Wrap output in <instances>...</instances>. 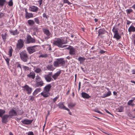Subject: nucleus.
Wrapping results in <instances>:
<instances>
[{"mask_svg":"<svg viewBox=\"0 0 135 135\" xmlns=\"http://www.w3.org/2000/svg\"><path fill=\"white\" fill-rule=\"evenodd\" d=\"M112 31L114 33H115L118 32V31L117 29L115 28V27L114 26L112 29Z\"/></svg>","mask_w":135,"mask_h":135,"instance_id":"a19ab883","label":"nucleus"},{"mask_svg":"<svg viewBox=\"0 0 135 135\" xmlns=\"http://www.w3.org/2000/svg\"><path fill=\"white\" fill-rule=\"evenodd\" d=\"M44 83L43 81L41 80L40 81H37L36 82V87H41L43 85Z\"/></svg>","mask_w":135,"mask_h":135,"instance_id":"2eb2a0df","label":"nucleus"},{"mask_svg":"<svg viewBox=\"0 0 135 135\" xmlns=\"http://www.w3.org/2000/svg\"><path fill=\"white\" fill-rule=\"evenodd\" d=\"M67 40H64L63 39L60 38H57L56 40L53 41V44L54 45L57 46L59 48H63L66 47L68 45H62L67 43Z\"/></svg>","mask_w":135,"mask_h":135,"instance_id":"f257e3e1","label":"nucleus"},{"mask_svg":"<svg viewBox=\"0 0 135 135\" xmlns=\"http://www.w3.org/2000/svg\"><path fill=\"white\" fill-rule=\"evenodd\" d=\"M76 105V104L71 102L68 105V106L69 108H73Z\"/></svg>","mask_w":135,"mask_h":135,"instance_id":"f704fd0d","label":"nucleus"},{"mask_svg":"<svg viewBox=\"0 0 135 135\" xmlns=\"http://www.w3.org/2000/svg\"><path fill=\"white\" fill-rule=\"evenodd\" d=\"M133 43L135 45V35L133 37Z\"/></svg>","mask_w":135,"mask_h":135,"instance_id":"e2e57ef3","label":"nucleus"},{"mask_svg":"<svg viewBox=\"0 0 135 135\" xmlns=\"http://www.w3.org/2000/svg\"><path fill=\"white\" fill-rule=\"evenodd\" d=\"M133 11V10L131 9H128L126 10L127 13L129 14L132 12Z\"/></svg>","mask_w":135,"mask_h":135,"instance_id":"a18cd8bd","label":"nucleus"},{"mask_svg":"<svg viewBox=\"0 0 135 135\" xmlns=\"http://www.w3.org/2000/svg\"><path fill=\"white\" fill-rule=\"evenodd\" d=\"M85 59L84 57H80L78 59V60L80 61V64H81L82 62H84Z\"/></svg>","mask_w":135,"mask_h":135,"instance_id":"7c9ffc66","label":"nucleus"},{"mask_svg":"<svg viewBox=\"0 0 135 135\" xmlns=\"http://www.w3.org/2000/svg\"><path fill=\"white\" fill-rule=\"evenodd\" d=\"M59 96L57 95V96H56V97H55V98L53 99V101L54 103H55L57 100L59 98Z\"/></svg>","mask_w":135,"mask_h":135,"instance_id":"3c124183","label":"nucleus"},{"mask_svg":"<svg viewBox=\"0 0 135 135\" xmlns=\"http://www.w3.org/2000/svg\"><path fill=\"white\" fill-rule=\"evenodd\" d=\"M36 82L37 81H40L41 80V77L39 76H37L36 77Z\"/></svg>","mask_w":135,"mask_h":135,"instance_id":"09e8293b","label":"nucleus"},{"mask_svg":"<svg viewBox=\"0 0 135 135\" xmlns=\"http://www.w3.org/2000/svg\"><path fill=\"white\" fill-rule=\"evenodd\" d=\"M38 46L35 45L32 46L28 47L27 48V50L30 54H31L36 51L37 49H36V47H38Z\"/></svg>","mask_w":135,"mask_h":135,"instance_id":"423d86ee","label":"nucleus"},{"mask_svg":"<svg viewBox=\"0 0 135 135\" xmlns=\"http://www.w3.org/2000/svg\"><path fill=\"white\" fill-rule=\"evenodd\" d=\"M61 73V71H57L56 73L55 74L53 75H52V77L54 80H56L58 76L60 75Z\"/></svg>","mask_w":135,"mask_h":135,"instance_id":"a211bd4d","label":"nucleus"},{"mask_svg":"<svg viewBox=\"0 0 135 135\" xmlns=\"http://www.w3.org/2000/svg\"><path fill=\"white\" fill-rule=\"evenodd\" d=\"M107 89L109 90L106 93L104 94L103 96L102 97L104 98L109 96L111 95V92L109 90V89L108 88H107Z\"/></svg>","mask_w":135,"mask_h":135,"instance_id":"412c9836","label":"nucleus"},{"mask_svg":"<svg viewBox=\"0 0 135 135\" xmlns=\"http://www.w3.org/2000/svg\"><path fill=\"white\" fill-rule=\"evenodd\" d=\"M9 117L11 118L13 116H16L17 115V113L16 111L12 109L9 112Z\"/></svg>","mask_w":135,"mask_h":135,"instance_id":"9d476101","label":"nucleus"},{"mask_svg":"<svg viewBox=\"0 0 135 135\" xmlns=\"http://www.w3.org/2000/svg\"><path fill=\"white\" fill-rule=\"evenodd\" d=\"M2 36L3 41L5 42H6L7 37H8V35L7 33L6 32L4 34H2Z\"/></svg>","mask_w":135,"mask_h":135,"instance_id":"393cba45","label":"nucleus"},{"mask_svg":"<svg viewBox=\"0 0 135 135\" xmlns=\"http://www.w3.org/2000/svg\"><path fill=\"white\" fill-rule=\"evenodd\" d=\"M128 31L129 32H135V27L133 25H131L128 28Z\"/></svg>","mask_w":135,"mask_h":135,"instance_id":"b1692460","label":"nucleus"},{"mask_svg":"<svg viewBox=\"0 0 135 135\" xmlns=\"http://www.w3.org/2000/svg\"><path fill=\"white\" fill-rule=\"evenodd\" d=\"M5 59L7 62V64L9 65V61H10V59L7 57H6V58H4Z\"/></svg>","mask_w":135,"mask_h":135,"instance_id":"c03bdc74","label":"nucleus"},{"mask_svg":"<svg viewBox=\"0 0 135 135\" xmlns=\"http://www.w3.org/2000/svg\"><path fill=\"white\" fill-rule=\"evenodd\" d=\"M34 99V97H31L30 99V100L32 101H33Z\"/></svg>","mask_w":135,"mask_h":135,"instance_id":"052dcab7","label":"nucleus"},{"mask_svg":"<svg viewBox=\"0 0 135 135\" xmlns=\"http://www.w3.org/2000/svg\"><path fill=\"white\" fill-rule=\"evenodd\" d=\"M24 46V42L22 39H20L18 40L16 45V49L18 50H20Z\"/></svg>","mask_w":135,"mask_h":135,"instance_id":"20e7f679","label":"nucleus"},{"mask_svg":"<svg viewBox=\"0 0 135 135\" xmlns=\"http://www.w3.org/2000/svg\"><path fill=\"white\" fill-rule=\"evenodd\" d=\"M105 110L106 112L107 113H108L112 115H113L112 114H111L109 112L108 110H107L106 109H105Z\"/></svg>","mask_w":135,"mask_h":135,"instance_id":"bf43d9fd","label":"nucleus"},{"mask_svg":"<svg viewBox=\"0 0 135 135\" xmlns=\"http://www.w3.org/2000/svg\"><path fill=\"white\" fill-rule=\"evenodd\" d=\"M51 87L52 86L51 84H48L44 88V90L46 92L49 93L50 91Z\"/></svg>","mask_w":135,"mask_h":135,"instance_id":"f8f14e48","label":"nucleus"},{"mask_svg":"<svg viewBox=\"0 0 135 135\" xmlns=\"http://www.w3.org/2000/svg\"><path fill=\"white\" fill-rule=\"evenodd\" d=\"M127 25H129V24L131 22L129 21H128V20H127Z\"/></svg>","mask_w":135,"mask_h":135,"instance_id":"338daca9","label":"nucleus"},{"mask_svg":"<svg viewBox=\"0 0 135 135\" xmlns=\"http://www.w3.org/2000/svg\"><path fill=\"white\" fill-rule=\"evenodd\" d=\"M33 17V14L31 13H28L27 14L25 15V18L27 19Z\"/></svg>","mask_w":135,"mask_h":135,"instance_id":"5701e85b","label":"nucleus"},{"mask_svg":"<svg viewBox=\"0 0 135 135\" xmlns=\"http://www.w3.org/2000/svg\"><path fill=\"white\" fill-rule=\"evenodd\" d=\"M48 57V55L47 54H41L39 56V58L42 57V58H46Z\"/></svg>","mask_w":135,"mask_h":135,"instance_id":"e433bc0d","label":"nucleus"},{"mask_svg":"<svg viewBox=\"0 0 135 135\" xmlns=\"http://www.w3.org/2000/svg\"><path fill=\"white\" fill-rule=\"evenodd\" d=\"M64 3H67L68 5H70L71 3L68 0H63Z\"/></svg>","mask_w":135,"mask_h":135,"instance_id":"8fccbe9b","label":"nucleus"},{"mask_svg":"<svg viewBox=\"0 0 135 135\" xmlns=\"http://www.w3.org/2000/svg\"><path fill=\"white\" fill-rule=\"evenodd\" d=\"M132 74H135V69H133L132 70Z\"/></svg>","mask_w":135,"mask_h":135,"instance_id":"774afa93","label":"nucleus"},{"mask_svg":"<svg viewBox=\"0 0 135 135\" xmlns=\"http://www.w3.org/2000/svg\"><path fill=\"white\" fill-rule=\"evenodd\" d=\"M24 9H25V12H26L25 14H27L28 13V12H27V8H24Z\"/></svg>","mask_w":135,"mask_h":135,"instance_id":"69168bd1","label":"nucleus"},{"mask_svg":"<svg viewBox=\"0 0 135 135\" xmlns=\"http://www.w3.org/2000/svg\"><path fill=\"white\" fill-rule=\"evenodd\" d=\"M8 5L9 6H13V3L12 0H10L9 2H8Z\"/></svg>","mask_w":135,"mask_h":135,"instance_id":"4c0bfd02","label":"nucleus"},{"mask_svg":"<svg viewBox=\"0 0 135 135\" xmlns=\"http://www.w3.org/2000/svg\"><path fill=\"white\" fill-rule=\"evenodd\" d=\"M26 39V43L27 44L30 43H34L36 41L35 39L32 38L29 35H27Z\"/></svg>","mask_w":135,"mask_h":135,"instance_id":"0eeeda50","label":"nucleus"},{"mask_svg":"<svg viewBox=\"0 0 135 135\" xmlns=\"http://www.w3.org/2000/svg\"><path fill=\"white\" fill-rule=\"evenodd\" d=\"M123 109L124 108L123 107L120 106L119 108H118L117 109V110L118 112H123Z\"/></svg>","mask_w":135,"mask_h":135,"instance_id":"72a5a7b5","label":"nucleus"},{"mask_svg":"<svg viewBox=\"0 0 135 135\" xmlns=\"http://www.w3.org/2000/svg\"><path fill=\"white\" fill-rule=\"evenodd\" d=\"M41 90V88H38L36 89L33 93V95H35L38 93V92L40 91Z\"/></svg>","mask_w":135,"mask_h":135,"instance_id":"2f4dec72","label":"nucleus"},{"mask_svg":"<svg viewBox=\"0 0 135 135\" xmlns=\"http://www.w3.org/2000/svg\"><path fill=\"white\" fill-rule=\"evenodd\" d=\"M18 113L19 115H21L23 114L24 112L22 110H19Z\"/></svg>","mask_w":135,"mask_h":135,"instance_id":"49530a36","label":"nucleus"},{"mask_svg":"<svg viewBox=\"0 0 135 135\" xmlns=\"http://www.w3.org/2000/svg\"><path fill=\"white\" fill-rule=\"evenodd\" d=\"M35 71L37 73H39L41 71V70L40 68H37L36 69Z\"/></svg>","mask_w":135,"mask_h":135,"instance_id":"37998d69","label":"nucleus"},{"mask_svg":"<svg viewBox=\"0 0 135 135\" xmlns=\"http://www.w3.org/2000/svg\"><path fill=\"white\" fill-rule=\"evenodd\" d=\"M13 52V50L11 47L9 48L8 53L10 57H11L12 55V53Z\"/></svg>","mask_w":135,"mask_h":135,"instance_id":"473e14b6","label":"nucleus"},{"mask_svg":"<svg viewBox=\"0 0 135 135\" xmlns=\"http://www.w3.org/2000/svg\"><path fill=\"white\" fill-rule=\"evenodd\" d=\"M133 100H130L128 102L127 104L128 105H132L133 106V104H132L131 103L133 102Z\"/></svg>","mask_w":135,"mask_h":135,"instance_id":"79ce46f5","label":"nucleus"},{"mask_svg":"<svg viewBox=\"0 0 135 135\" xmlns=\"http://www.w3.org/2000/svg\"><path fill=\"white\" fill-rule=\"evenodd\" d=\"M5 113V111L4 110L0 109V117H1Z\"/></svg>","mask_w":135,"mask_h":135,"instance_id":"c9c22d12","label":"nucleus"},{"mask_svg":"<svg viewBox=\"0 0 135 135\" xmlns=\"http://www.w3.org/2000/svg\"><path fill=\"white\" fill-rule=\"evenodd\" d=\"M35 22L37 24H39L40 21L39 20L38 17L35 18L34 19Z\"/></svg>","mask_w":135,"mask_h":135,"instance_id":"ea45409f","label":"nucleus"},{"mask_svg":"<svg viewBox=\"0 0 135 135\" xmlns=\"http://www.w3.org/2000/svg\"><path fill=\"white\" fill-rule=\"evenodd\" d=\"M41 94L44 97L46 98L48 97L49 95V93L46 92L45 91L44 92H42L41 93Z\"/></svg>","mask_w":135,"mask_h":135,"instance_id":"c85d7f7f","label":"nucleus"},{"mask_svg":"<svg viewBox=\"0 0 135 135\" xmlns=\"http://www.w3.org/2000/svg\"><path fill=\"white\" fill-rule=\"evenodd\" d=\"M47 69L50 71H53L54 69L53 65H48L47 66Z\"/></svg>","mask_w":135,"mask_h":135,"instance_id":"cd10ccee","label":"nucleus"},{"mask_svg":"<svg viewBox=\"0 0 135 135\" xmlns=\"http://www.w3.org/2000/svg\"><path fill=\"white\" fill-rule=\"evenodd\" d=\"M94 111L95 112L99 113H100V114H101V112L100 111H99L98 109H95L94 110Z\"/></svg>","mask_w":135,"mask_h":135,"instance_id":"6e6d98bb","label":"nucleus"},{"mask_svg":"<svg viewBox=\"0 0 135 135\" xmlns=\"http://www.w3.org/2000/svg\"><path fill=\"white\" fill-rule=\"evenodd\" d=\"M28 135H34V134L32 132H29L28 133Z\"/></svg>","mask_w":135,"mask_h":135,"instance_id":"4d7b16f0","label":"nucleus"},{"mask_svg":"<svg viewBox=\"0 0 135 135\" xmlns=\"http://www.w3.org/2000/svg\"><path fill=\"white\" fill-rule=\"evenodd\" d=\"M43 16L46 19L48 18V17L46 14L45 13H44L43 14Z\"/></svg>","mask_w":135,"mask_h":135,"instance_id":"5fc2aeb1","label":"nucleus"},{"mask_svg":"<svg viewBox=\"0 0 135 135\" xmlns=\"http://www.w3.org/2000/svg\"><path fill=\"white\" fill-rule=\"evenodd\" d=\"M42 30L44 34L47 36L45 37V39L46 40H47L52 37V34L50 32L49 29L46 28H43Z\"/></svg>","mask_w":135,"mask_h":135,"instance_id":"39448f33","label":"nucleus"},{"mask_svg":"<svg viewBox=\"0 0 135 135\" xmlns=\"http://www.w3.org/2000/svg\"><path fill=\"white\" fill-rule=\"evenodd\" d=\"M81 68L82 70L84 72H85L86 71V69H84V68H83L82 67Z\"/></svg>","mask_w":135,"mask_h":135,"instance_id":"680f3d73","label":"nucleus"},{"mask_svg":"<svg viewBox=\"0 0 135 135\" xmlns=\"http://www.w3.org/2000/svg\"><path fill=\"white\" fill-rule=\"evenodd\" d=\"M33 120L25 119L21 121V122L25 124L28 125L32 123Z\"/></svg>","mask_w":135,"mask_h":135,"instance_id":"4468645a","label":"nucleus"},{"mask_svg":"<svg viewBox=\"0 0 135 135\" xmlns=\"http://www.w3.org/2000/svg\"><path fill=\"white\" fill-rule=\"evenodd\" d=\"M52 74V72H50L48 74L45 75L44 76V77L45 79L47 82H50L52 80H53V79L51 78Z\"/></svg>","mask_w":135,"mask_h":135,"instance_id":"6e6552de","label":"nucleus"},{"mask_svg":"<svg viewBox=\"0 0 135 135\" xmlns=\"http://www.w3.org/2000/svg\"><path fill=\"white\" fill-rule=\"evenodd\" d=\"M35 74L32 71L30 73L27 75V76L30 78L34 79L35 78Z\"/></svg>","mask_w":135,"mask_h":135,"instance_id":"f3484780","label":"nucleus"},{"mask_svg":"<svg viewBox=\"0 0 135 135\" xmlns=\"http://www.w3.org/2000/svg\"><path fill=\"white\" fill-rule=\"evenodd\" d=\"M38 8L36 6H33L30 7L29 10L30 11L37 12L38 11Z\"/></svg>","mask_w":135,"mask_h":135,"instance_id":"9b49d317","label":"nucleus"},{"mask_svg":"<svg viewBox=\"0 0 135 135\" xmlns=\"http://www.w3.org/2000/svg\"><path fill=\"white\" fill-rule=\"evenodd\" d=\"M9 32L11 34L13 35H17L19 33V32L18 31V30L17 29H16L14 31H9Z\"/></svg>","mask_w":135,"mask_h":135,"instance_id":"aec40b11","label":"nucleus"},{"mask_svg":"<svg viewBox=\"0 0 135 135\" xmlns=\"http://www.w3.org/2000/svg\"><path fill=\"white\" fill-rule=\"evenodd\" d=\"M81 95L82 97L84 98L87 99L90 97L88 94L84 92H82Z\"/></svg>","mask_w":135,"mask_h":135,"instance_id":"4be33fe9","label":"nucleus"},{"mask_svg":"<svg viewBox=\"0 0 135 135\" xmlns=\"http://www.w3.org/2000/svg\"><path fill=\"white\" fill-rule=\"evenodd\" d=\"M33 30L37 32L38 31V29L37 27H35L33 28Z\"/></svg>","mask_w":135,"mask_h":135,"instance_id":"0e129e2a","label":"nucleus"},{"mask_svg":"<svg viewBox=\"0 0 135 135\" xmlns=\"http://www.w3.org/2000/svg\"><path fill=\"white\" fill-rule=\"evenodd\" d=\"M7 3V2L6 0H0V8L3 7L4 4Z\"/></svg>","mask_w":135,"mask_h":135,"instance_id":"a878e982","label":"nucleus"},{"mask_svg":"<svg viewBox=\"0 0 135 135\" xmlns=\"http://www.w3.org/2000/svg\"><path fill=\"white\" fill-rule=\"evenodd\" d=\"M113 38H115L117 40H119L121 38L120 36L118 33H114V35L113 36Z\"/></svg>","mask_w":135,"mask_h":135,"instance_id":"bb28decb","label":"nucleus"},{"mask_svg":"<svg viewBox=\"0 0 135 135\" xmlns=\"http://www.w3.org/2000/svg\"><path fill=\"white\" fill-rule=\"evenodd\" d=\"M65 63V62L64 58H60L56 59L54 63V65L55 67H58L59 65L61 66H63Z\"/></svg>","mask_w":135,"mask_h":135,"instance_id":"7ed1b4c3","label":"nucleus"},{"mask_svg":"<svg viewBox=\"0 0 135 135\" xmlns=\"http://www.w3.org/2000/svg\"><path fill=\"white\" fill-rule=\"evenodd\" d=\"M9 117V115L7 114H5L3 116H2L1 117L2 118V122L4 123H6L7 122L8 118Z\"/></svg>","mask_w":135,"mask_h":135,"instance_id":"ddd939ff","label":"nucleus"},{"mask_svg":"<svg viewBox=\"0 0 135 135\" xmlns=\"http://www.w3.org/2000/svg\"><path fill=\"white\" fill-rule=\"evenodd\" d=\"M22 68L25 71H28L29 70V68L26 66H23Z\"/></svg>","mask_w":135,"mask_h":135,"instance_id":"58836bf2","label":"nucleus"},{"mask_svg":"<svg viewBox=\"0 0 135 135\" xmlns=\"http://www.w3.org/2000/svg\"><path fill=\"white\" fill-rule=\"evenodd\" d=\"M42 0H39L38 2L39 3L40 5H41L42 3Z\"/></svg>","mask_w":135,"mask_h":135,"instance_id":"13d9d810","label":"nucleus"},{"mask_svg":"<svg viewBox=\"0 0 135 135\" xmlns=\"http://www.w3.org/2000/svg\"><path fill=\"white\" fill-rule=\"evenodd\" d=\"M27 23L28 25L30 26H32L35 23V22L34 21L31 20H28Z\"/></svg>","mask_w":135,"mask_h":135,"instance_id":"c756f323","label":"nucleus"},{"mask_svg":"<svg viewBox=\"0 0 135 135\" xmlns=\"http://www.w3.org/2000/svg\"><path fill=\"white\" fill-rule=\"evenodd\" d=\"M22 88H23V90L26 91L28 94H30L31 93L32 89L27 85H26L24 86H23Z\"/></svg>","mask_w":135,"mask_h":135,"instance_id":"1a4fd4ad","label":"nucleus"},{"mask_svg":"<svg viewBox=\"0 0 135 135\" xmlns=\"http://www.w3.org/2000/svg\"><path fill=\"white\" fill-rule=\"evenodd\" d=\"M98 36L99 37H101V29L100 28L99 30L98 31Z\"/></svg>","mask_w":135,"mask_h":135,"instance_id":"de8ad7c7","label":"nucleus"},{"mask_svg":"<svg viewBox=\"0 0 135 135\" xmlns=\"http://www.w3.org/2000/svg\"><path fill=\"white\" fill-rule=\"evenodd\" d=\"M5 16V13H4L1 12L0 13V18H1Z\"/></svg>","mask_w":135,"mask_h":135,"instance_id":"603ef678","label":"nucleus"},{"mask_svg":"<svg viewBox=\"0 0 135 135\" xmlns=\"http://www.w3.org/2000/svg\"><path fill=\"white\" fill-rule=\"evenodd\" d=\"M16 64H18L17 65V68H20L21 69V70H22V67L21 66L20 64L18 63V62H17L16 63Z\"/></svg>","mask_w":135,"mask_h":135,"instance_id":"864d4df0","label":"nucleus"},{"mask_svg":"<svg viewBox=\"0 0 135 135\" xmlns=\"http://www.w3.org/2000/svg\"><path fill=\"white\" fill-rule=\"evenodd\" d=\"M70 47L71 48L69 50V54L71 55H75V49L73 46Z\"/></svg>","mask_w":135,"mask_h":135,"instance_id":"dca6fc26","label":"nucleus"},{"mask_svg":"<svg viewBox=\"0 0 135 135\" xmlns=\"http://www.w3.org/2000/svg\"><path fill=\"white\" fill-rule=\"evenodd\" d=\"M20 57L21 60L24 62H26L29 59L28 56L26 51L23 50L20 52L19 53Z\"/></svg>","mask_w":135,"mask_h":135,"instance_id":"f03ea898","label":"nucleus"},{"mask_svg":"<svg viewBox=\"0 0 135 135\" xmlns=\"http://www.w3.org/2000/svg\"><path fill=\"white\" fill-rule=\"evenodd\" d=\"M59 107L61 109H65L69 111V109L66 108L63 104H59L58 105Z\"/></svg>","mask_w":135,"mask_h":135,"instance_id":"6ab92c4d","label":"nucleus"}]
</instances>
